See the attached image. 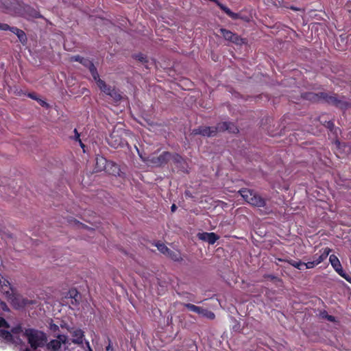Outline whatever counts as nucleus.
I'll list each match as a JSON object with an SVG mask.
<instances>
[{
  "label": "nucleus",
  "instance_id": "nucleus-1",
  "mask_svg": "<svg viewBox=\"0 0 351 351\" xmlns=\"http://www.w3.org/2000/svg\"><path fill=\"white\" fill-rule=\"evenodd\" d=\"M25 337L31 347L36 349L38 347H43L47 342V337L43 332L34 330L26 329L23 331L21 326L13 328L11 332L4 329L0 328V340L6 343H12L16 345H20L23 341L21 337Z\"/></svg>",
  "mask_w": 351,
  "mask_h": 351
},
{
  "label": "nucleus",
  "instance_id": "nucleus-2",
  "mask_svg": "<svg viewBox=\"0 0 351 351\" xmlns=\"http://www.w3.org/2000/svg\"><path fill=\"white\" fill-rule=\"evenodd\" d=\"M90 66V73L93 80L96 82L99 89L106 93V95L110 96L115 101H118L121 99V95L119 93V91L114 88H112L111 86H108L105 82L101 80L99 78V76L97 73V69L95 66L92 65L89 62H88Z\"/></svg>",
  "mask_w": 351,
  "mask_h": 351
},
{
  "label": "nucleus",
  "instance_id": "nucleus-3",
  "mask_svg": "<svg viewBox=\"0 0 351 351\" xmlns=\"http://www.w3.org/2000/svg\"><path fill=\"white\" fill-rule=\"evenodd\" d=\"M239 193L244 200L249 204L255 207H265L266 200L262 197L258 193L248 189H241Z\"/></svg>",
  "mask_w": 351,
  "mask_h": 351
},
{
  "label": "nucleus",
  "instance_id": "nucleus-4",
  "mask_svg": "<svg viewBox=\"0 0 351 351\" xmlns=\"http://www.w3.org/2000/svg\"><path fill=\"white\" fill-rule=\"evenodd\" d=\"M141 160L149 167H157L166 164L171 158V154L167 152H164L159 156L151 154L147 157L139 154Z\"/></svg>",
  "mask_w": 351,
  "mask_h": 351
},
{
  "label": "nucleus",
  "instance_id": "nucleus-5",
  "mask_svg": "<svg viewBox=\"0 0 351 351\" xmlns=\"http://www.w3.org/2000/svg\"><path fill=\"white\" fill-rule=\"evenodd\" d=\"M321 97L322 101L328 104L342 110L346 109L349 105L348 102L344 99V97H339L335 93L329 95L327 93L321 92Z\"/></svg>",
  "mask_w": 351,
  "mask_h": 351
},
{
  "label": "nucleus",
  "instance_id": "nucleus-6",
  "mask_svg": "<svg viewBox=\"0 0 351 351\" xmlns=\"http://www.w3.org/2000/svg\"><path fill=\"white\" fill-rule=\"evenodd\" d=\"M219 32L226 40L230 41L237 45H241L244 43L243 38L228 29L220 28Z\"/></svg>",
  "mask_w": 351,
  "mask_h": 351
},
{
  "label": "nucleus",
  "instance_id": "nucleus-7",
  "mask_svg": "<svg viewBox=\"0 0 351 351\" xmlns=\"http://www.w3.org/2000/svg\"><path fill=\"white\" fill-rule=\"evenodd\" d=\"M69 343L67 336L64 335H58L56 339L51 340L47 345L48 348L56 351L61 348L62 345L66 346Z\"/></svg>",
  "mask_w": 351,
  "mask_h": 351
},
{
  "label": "nucleus",
  "instance_id": "nucleus-8",
  "mask_svg": "<svg viewBox=\"0 0 351 351\" xmlns=\"http://www.w3.org/2000/svg\"><path fill=\"white\" fill-rule=\"evenodd\" d=\"M0 290L8 299H11L14 290L10 282L0 274Z\"/></svg>",
  "mask_w": 351,
  "mask_h": 351
},
{
  "label": "nucleus",
  "instance_id": "nucleus-9",
  "mask_svg": "<svg viewBox=\"0 0 351 351\" xmlns=\"http://www.w3.org/2000/svg\"><path fill=\"white\" fill-rule=\"evenodd\" d=\"M193 134H199L204 136H214L216 135V129L214 127L200 126L193 130Z\"/></svg>",
  "mask_w": 351,
  "mask_h": 351
},
{
  "label": "nucleus",
  "instance_id": "nucleus-10",
  "mask_svg": "<svg viewBox=\"0 0 351 351\" xmlns=\"http://www.w3.org/2000/svg\"><path fill=\"white\" fill-rule=\"evenodd\" d=\"M197 237L199 240L208 242L210 245H213L219 239V237L215 232H199L197 234Z\"/></svg>",
  "mask_w": 351,
  "mask_h": 351
},
{
  "label": "nucleus",
  "instance_id": "nucleus-11",
  "mask_svg": "<svg viewBox=\"0 0 351 351\" xmlns=\"http://www.w3.org/2000/svg\"><path fill=\"white\" fill-rule=\"evenodd\" d=\"M301 97L303 99L310 101L311 102H319L322 101L321 93H315L312 92H306L301 94Z\"/></svg>",
  "mask_w": 351,
  "mask_h": 351
},
{
  "label": "nucleus",
  "instance_id": "nucleus-12",
  "mask_svg": "<svg viewBox=\"0 0 351 351\" xmlns=\"http://www.w3.org/2000/svg\"><path fill=\"white\" fill-rule=\"evenodd\" d=\"M330 252L331 250L329 247L322 248L320 250L321 254L318 255L317 254H316L313 256V258L315 261V263H317V265H319L325 259H326Z\"/></svg>",
  "mask_w": 351,
  "mask_h": 351
},
{
  "label": "nucleus",
  "instance_id": "nucleus-13",
  "mask_svg": "<svg viewBox=\"0 0 351 351\" xmlns=\"http://www.w3.org/2000/svg\"><path fill=\"white\" fill-rule=\"evenodd\" d=\"M70 333L71 334L73 339V342L75 343H82L84 332L81 329L73 328L70 330Z\"/></svg>",
  "mask_w": 351,
  "mask_h": 351
},
{
  "label": "nucleus",
  "instance_id": "nucleus-14",
  "mask_svg": "<svg viewBox=\"0 0 351 351\" xmlns=\"http://www.w3.org/2000/svg\"><path fill=\"white\" fill-rule=\"evenodd\" d=\"M107 167V161L106 160L101 157L98 156L96 158V167L95 169L97 171H101L105 169Z\"/></svg>",
  "mask_w": 351,
  "mask_h": 351
},
{
  "label": "nucleus",
  "instance_id": "nucleus-15",
  "mask_svg": "<svg viewBox=\"0 0 351 351\" xmlns=\"http://www.w3.org/2000/svg\"><path fill=\"white\" fill-rule=\"evenodd\" d=\"M279 261H285V262H287L288 263L289 265H291V266L297 268L298 269H300V270H302L303 269V267L304 266V263L299 261H296L295 260H293V259H289V260H284V259H282V258H279L278 259Z\"/></svg>",
  "mask_w": 351,
  "mask_h": 351
},
{
  "label": "nucleus",
  "instance_id": "nucleus-16",
  "mask_svg": "<svg viewBox=\"0 0 351 351\" xmlns=\"http://www.w3.org/2000/svg\"><path fill=\"white\" fill-rule=\"evenodd\" d=\"M156 246L157 247L158 250L165 256H171V251L163 243H158L156 244Z\"/></svg>",
  "mask_w": 351,
  "mask_h": 351
},
{
  "label": "nucleus",
  "instance_id": "nucleus-17",
  "mask_svg": "<svg viewBox=\"0 0 351 351\" xmlns=\"http://www.w3.org/2000/svg\"><path fill=\"white\" fill-rule=\"evenodd\" d=\"M334 269L340 276L346 280H347L348 282H350L351 284L350 276L344 271L341 265H340L338 267H335Z\"/></svg>",
  "mask_w": 351,
  "mask_h": 351
},
{
  "label": "nucleus",
  "instance_id": "nucleus-18",
  "mask_svg": "<svg viewBox=\"0 0 351 351\" xmlns=\"http://www.w3.org/2000/svg\"><path fill=\"white\" fill-rule=\"evenodd\" d=\"M184 305L185 307L187 308V309L189 311L195 312V313H196L197 314H203L204 312V308H202V307L195 306L194 304H185Z\"/></svg>",
  "mask_w": 351,
  "mask_h": 351
},
{
  "label": "nucleus",
  "instance_id": "nucleus-19",
  "mask_svg": "<svg viewBox=\"0 0 351 351\" xmlns=\"http://www.w3.org/2000/svg\"><path fill=\"white\" fill-rule=\"evenodd\" d=\"M71 61H77V62H80L82 64H83L84 66H87L89 69V71H90V65L88 64V62H89L90 64H91L92 65L94 66V64L88 60L87 59H85V58H81L80 56H73L71 58Z\"/></svg>",
  "mask_w": 351,
  "mask_h": 351
},
{
  "label": "nucleus",
  "instance_id": "nucleus-20",
  "mask_svg": "<svg viewBox=\"0 0 351 351\" xmlns=\"http://www.w3.org/2000/svg\"><path fill=\"white\" fill-rule=\"evenodd\" d=\"M68 295H69V298L72 299L71 304L73 305H77L79 302V293L77 291V290H70Z\"/></svg>",
  "mask_w": 351,
  "mask_h": 351
},
{
  "label": "nucleus",
  "instance_id": "nucleus-21",
  "mask_svg": "<svg viewBox=\"0 0 351 351\" xmlns=\"http://www.w3.org/2000/svg\"><path fill=\"white\" fill-rule=\"evenodd\" d=\"M329 261H330L332 267H333V269H335V267H338L340 265H341L339 258L335 254H332V255L330 256Z\"/></svg>",
  "mask_w": 351,
  "mask_h": 351
},
{
  "label": "nucleus",
  "instance_id": "nucleus-22",
  "mask_svg": "<svg viewBox=\"0 0 351 351\" xmlns=\"http://www.w3.org/2000/svg\"><path fill=\"white\" fill-rule=\"evenodd\" d=\"M228 125L229 124H228V121H224V122H221V123H217V125L216 126H214V128L216 129V134L218 132L226 131V130L228 129Z\"/></svg>",
  "mask_w": 351,
  "mask_h": 351
},
{
  "label": "nucleus",
  "instance_id": "nucleus-23",
  "mask_svg": "<svg viewBox=\"0 0 351 351\" xmlns=\"http://www.w3.org/2000/svg\"><path fill=\"white\" fill-rule=\"evenodd\" d=\"M228 129L226 130L230 133L237 134L239 132V129L236 125L232 122H228Z\"/></svg>",
  "mask_w": 351,
  "mask_h": 351
},
{
  "label": "nucleus",
  "instance_id": "nucleus-24",
  "mask_svg": "<svg viewBox=\"0 0 351 351\" xmlns=\"http://www.w3.org/2000/svg\"><path fill=\"white\" fill-rule=\"evenodd\" d=\"M16 32H17V34L16 35L19 38V40L22 43H25L27 40V38H26V35H25V32L21 29L20 31H16Z\"/></svg>",
  "mask_w": 351,
  "mask_h": 351
},
{
  "label": "nucleus",
  "instance_id": "nucleus-25",
  "mask_svg": "<svg viewBox=\"0 0 351 351\" xmlns=\"http://www.w3.org/2000/svg\"><path fill=\"white\" fill-rule=\"evenodd\" d=\"M116 137L115 134H112L110 136V138H109V143L114 147H119V145H121V142L119 141V142H117V140L115 141V143H113L112 141L113 139Z\"/></svg>",
  "mask_w": 351,
  "mask_h": 351
},
{
  "label": "nucleus",
  "instance_id": "nucleus-26",
  "mask_svg": "<svg viewBox=\"0 0 351 351\" xmlns=\"http://www.w3.org/2000/svg\"><path fill=\"white\" fill-rule=\"evenodd\" d=\"M317 265L315 261L313 260V261H308L307 263H304V266L306 269H312L314 268Z\"/></svg>",
  "mask_w": 351,
  "mask_h": 351
},
{
  "label": "nucleus",
  "instance_id": "nucleus-27",
  "mask_svg": "<svg viewBox=\"0 0 351 351\" xmlns=\"http://www.w3.org/2000/svg\"><path fill=\"white\" fill-rule=\"evenodd\" d=\"M74 132H75V139L77 141H79L80 144V146L84 148V145L82 143V142L81 141L80 138V134L77 132V130L75 129L74 130Z\"/></svg>",
  "mask_w": 351,
  "mask_h": 351
},
{
  "label": "nucleus",
  "instance_id": "nucleus-28",
  "mask_svg": "<svg viewBox=\"0 0 351 351\" xmlns=\"http://www.w3.org/2000/svg\"><path fill=\"white\" fill-rule=\"evenodd\" d=\"M1 327L8 328L9 325L3 318L0 317V328Z\"/></svg>",
  "mask_w": 351,
  "mask_h": 351
},
{
  "label": "nucleus",
  "instance_id": "nucleus-29",
  "mask_svg": "<svg viewBox=\"0 0 351 351\" xmlns=\"http://www.w3.org/2000/svg\"><path fill=\"white\" fill-rule=\"evenodd\" d=\"M202 315H206L210 319L215 318V314L213 312L208 311V310L206 309H204V312Z\"/></svg>",
  "mask_w": 351,
  "mask_h": 351
},
{
  "label": "nucleus",
  "instance_id": "nucleus-30",
  "mask_svg": "<svg viewBox=\"0 0 351 351\" xmlns=\"http://www.w3.org/2000/svg\"><path fill=\"white\" fill-rule=\"evenodd\" d=\"M49 329L50 330H51L52 332H56L59 329V327L58 325L55 324H53V323H51L49 324Z\"/></svg>",
  "mask_w": 351,
  "mask_h": 351
},
{
  "label": "nucleus",
  "instance_id": "nucleus-31",
  "mask_svg": "<svg viewBox=\"0 0 351 351\" xmlns=\"http://www.w3.org/2000/svg\"><path fill=\"white\" fill-rule=\"evenodd\" d=\"M326 128H328L330 131H332L335 128V124L332 121H329L326 123Z\"/></svg>",
  "mask_w": 351,
  "mask_h": 351
},
{
  "label": "nucleus",
  "instance_id": "nucleus-32",
  "mask_svg": "<svg viewBox=\"0 0 351 351\" xmlns=\"http://www.w3.org/2000/svg\"><path fill=\"white\" fill-rule=\"evenodd\" d=\"M339 39H340L341 43H347L348 37H347V36L346 34H341L339 36Z\"/></svg>",
  "mask_w": 351,
  "mask_h": 351
},
{
  "label": "nucleus",
  "instance_id": "nucleus-33",
  "mask_svg": "<svg viewBox=\"0 0 351 351\" xmlns=\"http://www.w3.org/2000/svg\"><path fill=\"white\" fill-rule=\"evenodd\" d=\"M36 101H38V102L42 106H45V107H47L48 106V104H47V102H45L44 100H43L41 99L38 98V99H36Z\"/></svg>",
  "mask_w": 351,
  "mask_h": 351
},
{
  "label": "nucleus",
  "instance_id": "nucleus-34",
  "mask_svg": "<svg viewBox=\"0 0 351 351\" xmlns=\"http://www.w3.org/2000/svg\"><path fill=\"white\" fill-rule=\"evenodd\" d=\"M9 28V25L5 23H0V29L1 30H8Z\"/></svg>",
  "mask_w": 351,
  "mask_h": 351
},
{
  "label": "nucleus",
  "instance_id": "nucleus-35",
  "mask_svg": "<svg viewBox=\"0 0 351 351\" xmlns=\"http://www.w3.org/2000/svg\"><path fill=\"white\" fill-rule=\"evenodd\" d=\"M8 30H10L13 34H17L16 31H20L21 29H18L17 27H11L9 26V28H8Z\"/></svg>",
  "mask_w": 351,
  "mask_h": 351
},
{
  "label": "nucleus",
  "instance_id": "nucleus-36",
  "mask_svg": "<svg viewBox=\"0 0 351 351\" xmlns=\"http://www.w3.org/2000/svg\"><path fill=\"white\" fill-rule=\"evenodd\" d=\"M181 160H182V158L180 155L177 154V169L178 168V164L181 162Z\"/></svg>",
  "mask_w": 351,
  "mask_h": 351
},
{
  "label": "nucleus",
  "instance_id": "nucleus-37",
  "mask_svg": "<svg viewBox=\"0 0 351 351\" xmlns=\"http://www.w3.org/2000/svg\"><path fill=\"white\" fill-rule=\"evenodd\" d=\"M28 97L33 99H35V100L38 99V97H36V95L33 93L28 94Z\"/></svg>",
  "mask_w": 351,
  "mask_h": 351
},
{
  "label": "nucleus",
  "instance_id": "nucleus-38",
  "mask_svg": "<svg viewBox=\"0 0 351 351\" xmlns=\"http://www.w3.org/2000/svg\"><path fill=\"white\" fill-rule=\"evenodd\" d=\"M327 319L330 322H334L335 320V318L334 316L332 315H328L327 316Z\"/></svg>",
  "mask_w": 351,
  "mask_h": 351
},
{
  "label": "nucleus",
  "instance_id": "nucleus-39",
  "mask_svg": "<svg viewBox=\"0 0 351 351\" xmlns=\"http://www.w3.org/2000/svg\"><path fill=\"white\" fill-rule=\"evenodd\" d=\"M112 350V345L110 343V341H109V344L106 347V350L109 351V350Z\"/></svg>",
  "mask_w": 351,
  "mask_h": 351
},
{
  "label": "nucleus",
  "instance_id": "nucleus-40",
  "mask_svg": "<svg viewBox=\"0 0 351 351\" xmlns=\"http://www.w3.org/2000/svg\"><path fill=\"white\" fill-rule=\"evenodd\" d=\"M112 167L115 169V170H116L114 173H119V169L118 167H117L116 165H112Z\"/></svg>",
  "mask_w": 351,
  "mask_h": 351
},
{
  "label": "nucleus",
  "instance_id": "nucleus-41",
  "mask_svg": "<svg viewBox=\"0 0 351 351\" xmlns=\"http://www.w3.org/2000/svg\"><path fill=\"white\" fill-rule=\"evenodd\" d=\"M171 211H172V212H174V211H175V210L176 209V204H173L171 205Z\"/></svg>",
  "mask_w": 351,
  "mask_h": 351
},
{
  "label": "nucleus",
  "instance_id": "nucleus-42",
  "mask_svg": "<svg viewBox=\"0 0 351 351\" xmlns=\"http://www.w3.org/2000/svg\"><path fill=\"white\" fill-rule=\"evenodd\" d=\"M269 277L270 278H271V279L274 278V276H271H271H269Z\"/></svg>",
  "mask_w": 351,
  "mask_h": 351
},
{
  "label": "nucleus",
  "instance_id": "nucleus-43",
  "mask_svg": "<svg viewBox=\"0 0 351 351\" xmlns=\"http://www.w3.org/2000/svg\"><path fill=\"white\" fill-rule=\"evenodd\" d=\"M291 9L293 10H297V9L295 8H291Z\"/></svg>",
  "mask_w": 351,
  "mask_h": 351
}]
</instances>
